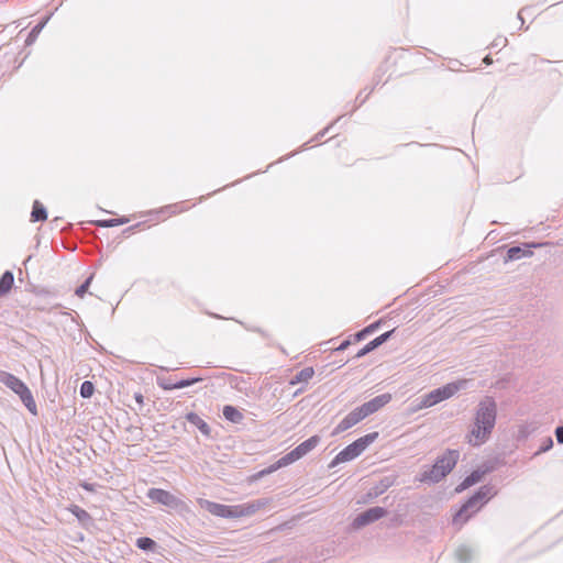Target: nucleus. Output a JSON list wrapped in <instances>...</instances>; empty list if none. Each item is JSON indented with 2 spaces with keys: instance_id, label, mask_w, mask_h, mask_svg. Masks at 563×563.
Wrapping results in <instances>:
<instances>
[{
  "instance_id": "nucleus-1",
  "label": "nucleus",
  "mask_w": 563,
  "mask_h": 563,
  "mask_svg": "<svg viewBox=\"0 0 563 563\" xmlns=\"http://www.w3.org/2000/svg\"><path fill=\"white\" fill-rule=\"evenodd\" d=\"M497 416V405L492 397H485L477 406L474 426L470 432L468 443L478 446L490 435Z\"/></svg>"
},
{
  "instance_id": "nucleus-2",
  "label": "nucleus",
  "mask_w": 563,
  "mask_h": 563,
  "mask_svg": "<svg viewBox=\"0 0 563 563\" xmlns=\"http://www.w3.org/2000/svg\"><path fill=\"white\" fill-rule=\"evenodd\" d=\"M460 459V452L457 450L446 449L444 453L435 460L431 468L423 471L419 481L422 483H439L448 474L452 472Z\"/></svg>"
},
{
  "instance_id": "nucleus-3",
  "label": "nucleus",
  "mask_w": 563,
  "mask_h": 563,
  "mask_svg": "<svg viewBox=\"0 0 563 563\" xmlns=\"http://www.w3.org/2000/svg\"><path fill=\"white\" fill-rule=\"evenodd\" d=\"M496 490L492 485H484L471 496L453 517V525L463 526L481 507L489 500Z\"/></svg>"
},
{
  "instance_id": "nucleus-4",
  "label": "nucleus",
  "mask_w": 563,
  "mask_h": 563,
  "mask_svg": "<svg viewBox=\"0 0 563 563\" xmlns=\"http://www.w3.org/2000/svg\"><path fill=\"white\" fill-rule=\"evenodd\" d=\"M465 385H466V380H459V382L449 383L442 387L435 388V389L431 390L430 393L418 397L415 400L413 410L417 411L420 409L430 408L432 406H435L437 404L453 397L459 390L464 388Z\"/></svg>"
},
{
  "instance_id": "nucleus-5",
  "label": "nucleus",
  "mask_w": 563,
  "mask_h": 563,
  "mask_svg": "<svg viewBox=\"0 0 563 563\" xmlns=\"http://www.w3.org/2000/svg\"><path fill=\"white\" fill-rule=\"evenodd\" d=\"M321 439L319 435H312L309 439L301 442L299 445H297L294 450L285 454L283 457H280L276 464L269 466L266 470H263L258 473V476L262 477L266 474H269L274 471H276L279 467L287 466L305 455H307L309 452H311L319 443Z\"/></svg>"
},
{
  "instance_id": "nucleus-6",
  "label": "nucleus",
  "mask_w": 563,
  "mask_h": 563,
  "mask_svg": "<svg viewBox=\"0 0 563 563\" xmlns=\"http://www.w3.org/2000/svg\"><path fill=\"white\" fill-rule=\"evenodd\" d=\"M0 383L5 385L16 395H19L21 401L31 413H37V407L33 398V395L30 388L20 378H18L15 375L11 373L0 371Z\"/></svg>"
},
{
  "instance_id": "nucleus-7",
  "label": "nucleus",
  "mask_w": 563,
  "mask_h": 563,
  "mask_svg": "<svg viewBox=\"0 0 563 563\" xmlns=\"http://www.w3.org/2000/svg\"><path fill=\"white\" fill-rule=\"evenodd\" d=\"M378 438V432H371L364 437L358 438L347 446H345L336 456L332 460L329 467H334L340 463L349 462L361 455L366 448L372 444Z\"/></svg>"
},
{
  "instance_id": "nucleus-8",
  "label": "nucleus",
  "mask_w": 563,
  "mask_h": 563,
  "mask_svg": "<svg viewBox=\"0 0 563 563\" xmlns=\"http://www.w3.org/2000/svg\"><path fill=\"white\" fill-rule=\"evenodd\" d=\"M200 505L206 510H208L211 515H214V516H218L221 518H234V517H239L244 514H251L255 510V508L252 507L251 510H247L246 512L239 511L238 510L239 507L227 506V505L218 504V503L210 501V500H201Z\"/></svg>"
},
{
  "instance_id": "nucleus-9",
  "label": "nucleus",
  "mask_w": 563,
  "mask_h": 563,
  "mask_svg": "<svg viewBox=\"0 0 563 563\" xmlns=\"http://www.w3.org/2000/svg\"><path fill=\"white\" fill-rule=\"evenodd\" d=\"M387 515V510L383 507L376 506L366 509L355 517L352 522L354 529L363 528L369 523H373Z\"/></svg>"
},
{
  "instance_id": "nucleus-10",
  "label": "nucleus",
  "mask_w": 563,
  "mask_h": 563,
  "mask_svg": "<svg viewBox=\"0 0 563 563\" xmlns=\"http://www.w3.org/2000/svg\"><path fill=\"white\" fill-rule=\"evenodd\" d=\"M147 497L156 504L170 508H176L179 505V499L176 496L161 488H151L147 493Z\"/></svg>"
},
{
  "instance_id": "nucleus-11",
  "label": "nucleus",
  "mask_w": 563,
  "mask_h": 563,
  "mask_svg": "<svg viewBox=\"0 0 563 563\" xmlns=\"http://www.w3.org/2000/svg\"><path fill=\"white\" fill-rule=\"evenodd\" d=\"M360 407L353 409L346 417H344L340 423L333 429L332 435H338L347 429L352 428L363 419H365L364 415L361 411Z\"/></svg>"
},
{
  "instance_id": "nucleus-12",
  "label": "nucleus",
  "mask_w": 563,
  "mask_h": 563,
  "mask_svg": "<svg viewBox=\"0 0 563 563\" xmlns=\"http://www.w3.org/2000/svg\"><path fill=\"white\" fill-rule=\"evenodd\" d=\"M390 400H391L390 394H382V395L374 397L369 401L363 404L362 406H360V409H362L361 411L364 415V417L366 418V417L373 415L374 412L378 411L380 408H383L385 405H387Z\"/></svg>"
},
{
  "instance_id": "nucleus-13",
  "label": "nucleus",
  "mask_w": 563,
  "mask_h": 563,
  "mask_svg": "<svg viewBox=\"0 0 563 563\" xmlns=\"http://www.w3.org/2000/svg\"><path fill=\"white\" fill-rule=\"evenodd\" d=\"M395 332V329L390 330V331H387L380 335H378L377 338H375L374 340H372L371 342H368L366 345H364L355 355L356 358H361L365 355H367L368 353H371L372 351L376 350L377 347H379L382 344H384L385 342H387L390 336L393 335V333Z\"/></svg>"
},
{
  "instance_id": "nucleus-14",
  "label": "nucleus",
  "mask_w": 563,
  "mask_h": 563,
  "mask_svg": "<svg viewBox=\"0 0 563 563\" xmlns=\"http://www.w3.org/2000/svg\"><path fill=\"white\" fill-rule=\"evenodd\" d=\"M488 471L487 470H475L473 471L470 475H467L463 482L455 488V490L457 493H461L463 490H465L466 488L475 485L476 483H478L483 476L487 473Z\"/></svg>"
},
{
  "instance_id": "nucleus-15",
  "label": "nucleus",
  "mask_w": 563,
  "mask_h": 563,
  "mask_svg": "<svg viewBox=\"0 0 563 563\" xmlns=\"http://www.w3.org/2000/svg\"><path fill=\"white\" fill-rule=\"evenodd\" d=\"M186 420L194 424L195 427H197L199 429V431L206 435V437H210L211 435V428L209 427V424L202 419L199 417V415H197L196 412H188L186 415Z\"/></svg>"
},
{
  "instance_id": "nucleus-16",
  "label": "nucleus",
  "mask_w": 563,
  "mask_h": 563,
  "mask_svg": "<svg viewBox=\"0 0 563 563\" xmlns=\"http://www.w3.org/2000/svg\"><path fill=\"white\" fill-rule=\"evenodd\" d=\"M223 417L233 423H241L244 419L243 413L231 405H227L222 410Z\"/></svg>"
},
{
  "instance_id": "nucleus-17",
  "label": "nucleus",
  "mask_w": 563,
  "mask_h": 563,
  "mask_svg": "<svg viewBox=\"0 0 563 563\" xmlns=\"http://www.w3.org/2000/svg\"><path fill=\"white\" fill-rule=\"evenodd\" d=\"M14 283V276L11 271H5L0 277V297L7 295Z\"/></svg>"
},
{
  "instance_id": "nucleus-18",
  "label": "nucleus",
  "mask_w": 563,
  "mask_h": 563,
  "mask_svg": "<svg viewBox=\"0 0 563 563\" xmlns=\"http://www.w3.org/2000/svg\"><path fill=\"white\" fill-rule=\"evenodd\" d=\"M533 252L531 249H508L504 263L509 261L519 260L521 257L532 256Z\"/></svg>"
},
{
  "instance_id": "nucleus-19",
  "label": "nucleus",
  "mask_w": 563,
  "mask_h": 563,
  "mask_svg": "<svg viewBox=\"0 0 563 563\" xmlns=\"http://www.w3.org/2000/svg\"><path fill=\"white\" fill-rule=\"evenodd\" d=\"M69 511L78 519L82 526H88L92 522V518L88 511L77 505H71Z\"/></svg>"
},
{
  "instance_id": "nucleus-20",
  "label": "nucleus",
  "mask_w": 563,
  "mask_h": 563,
  "mask_svg": "<svg viewBox=\"0 0 563 563\" xmlns=\"http://www.w3.org/2000/svg\"><path fill=\"white\" fill-rule=\"evenodd\" d=\"M314 375V369L312 367H305L299 371L289 382L290 385H296L299 383H308Z\"/></svg>"
},
{
  "instance_id": "nucleus-21",
  "label": "nucleus",
  "mask_w": 563,
  "mask_h": 563,
  "mask_svg": "<svg viewBox=\"0 0 563 563\" xmlns=\"http://www.w3.org/2000/svg\"><path fill=\"white\" fill-rule=\"evenodd\" d=\"M201 380H202L201 377H191V378L180 379V380L175 382V384L163 385V389H165V390L181 389V388L191 386Z\"/></svg>"
},
{
  "instance_id": "nucleus-22",
  "label": "nucleus",
  "mask_w": 563,
  "mask_h": 563,
  "mask_svg": "<svg viewBox=\"0 0 563 563\" xmlns=\"http://www.w3.org/2000/svg\"><path fill=\"white\" fill-rule=\"evenodd\" d=\"M455 559L460 563H468L473 558V551L466 545H460L454 552Z\"/></svg>"
},
{
  "instance_id": "nucleus-23",
  "label": "nucleus",
  "mask_w": 563,
  "mask_h": 563,
  "mask_svg": "<svg viewBox=\"0 0 563 563\" xmlns=\"http://www.w3.org/2000/svg\"><path fill=\"white\" fill-rule=\"evenodd\" d=\"M47 217L46 209L38 201H34L33 210L31 212V221H44Z\"/></svg>"
},
{
  "instance_id": "nucleus-24",
  "label": "nucleus",
  "mask_w": 563,
  "mask_h": 563,
  "mask_svg": "<svg viewBox=\"0 0 563 563\" xmlns=\"http://www.w3.org/2000/svg\"><path fill=\"white\" fill-rule=\"evenodd\" d=\"M136 547L144 551H153L156 548V542L148 537H141L136 540Z\"/></svg>"
},
{
  "instance_id": "nucleus-25",
  "label": "nucleus",
  "mask_w": 563,
  "mask_h": 563,
  "mask_svg": "<svg viewBox=\"0 0 563 563\" xmlns=\"http://www.w3.org/2000/svg\"><path fill=\"white\" fill-rule=\"evenodd\" d=\"M379 324H380V322L377 321V322H374V323L367 325L366 328L362 329L361 331H358L355 334V340L356 341L364 340L368 334H371L374 331H376L379 328Z\"/></svg>"
},
{
  "instance_id": "nucleus-26",
  "label": "nucleus",
  "mask_w": 563,
  "mask_h": 563,
  "mask_svg": "<svg viewBox=\"0 0 563 563\" xmlns=\"http://www.w3.org/2000/svg\"><path fill=\"white\" fill-rule=\"evenodd\" d=\"M95 386L91 382L85 380L80 386V396L82 398H90L93 395Z\"/></svg>"
},
{
  "instance_id": "nucleus-27",
  "label": "nucleus",
  "mask_w": 563,
  "mask_h": 563,
  "mask_svg": "<svg viewBox=\"0 0 563 563\" xmlns=\"http://www.w3.org/2000/svg\"><path fill=\"white\" fill-rule=\"evenodd\" d=\"M44 24H45L44 22L38 23L31 30V32L29 33L27 38L25 41L26 45H31L36 41L38 34L41 33L42 29L44 27Z\"/></svg>"
},
{
  "instance_id": "nucleus-28",
  "label": "nucleus",
  "mask_w": 563,
  "mask_h": 563,
  "mask_svg": "<svg viewBox=\"0 0 563 563\" xmlns=\"http://www.w3.org/2000/svg\"><path fill=\"white\" fill-rule=\"evenodd\" d=\"M552 446H553L552 438L551 437H547L545 439H543L540 449L534 453V455H539L541 453H544V452L549 451L550 449H552Z\"/></svg>"
},
{
  "instance_id": "nucleus-29",
  "label": "nucleus",
  "mask_w": 563,
  "mask_h": 563,
  "mask_svg": "<svg viewBox=\"0 0 563 563\" xmlns=\"http://www.w3.org/2000/svg\"><path fill=\"white\" fill-rule=\"evenodd\" d=\"M183 211L180 203L168 205L161 210L162 213L176 214Z\"/></svg>"
},
{
  "instance_id": "nucleus-30",
  "label": "nucleus",
  "mask_w": 563,
  "mask_h": 563,
  "mask_svg": "<svg viewBox=\"0 0 563 563\" xmlns=\"http://www.w3.org/2000/svg\"><path fill=\"white\" fill-rule=\"evenodd\" d=\"M125 222H126V220L121 218V219H110V220L99 221L98 224L100 227L109 228V227H117V225L123 224Z\"/></svg>"
},
{
  "instance_id": "nucleus-31",
  "label": "nucleus",
  "mask_w": 563,
  "mask_h": 563,
  "mask_svg": "<svg viewBox=\"0 0 563 563\" xmlns=\"http://www.w3.org/2000/svg\"><path fill=\"white\" fill-rule=\"evenodd\" d=\"M92 280V276L88 277L77 289L76 295L78 297H84V295L88 291V288L90 286V283Z\"/></svg>"
},
{
  "instance_id": "nucleus-32",
  "label": "nucleus",
  "mask_w": 563,
  "mask_h": 563,
  "mask_svg": "<svg viewBox=\"0 0 563 563\" xmlns=\"http://www.w3.org/2000/svg\"><path fill=\"white\" fill-rule=\"evenodd\" d=\"M393 481L389 477H385L380 481L379 485L376 487V495L383 494L388 487H390Z\"/></svg>"
},
{
  "instance_id": "nucleus-33",
  "label": "nucleus",
  "mask_w": 563,
  "mask_h": 563,
  "mask_svg": "<svg viewBox=\"0 0 563 563\" xmlns=\"http://www.w3.org/2000/svg\"><path fill=\"white\" fill-rule=\"evenodd\" d=\"M556 441L563 444V424L555 429Z\"/></svg>"
},
{
  "instance_id": "nucleus-34",
  "label": "nucleus",
  "mask_w": 563,
  "mask_h": 563,
  "mask_svg": "<svg viewBox=\"0 0 563 563\" xmlns=\"http://www.w3.org/2000/svg\"><path fill=\"white\" fill-rule=\"evenodd\" d=\"M245 329L249 330V331H253V332L260 333L263 338H268L267 332L265 330L261 329V328L245 327Z\"/></svg>"
},
{
  "instance_id": "nucleus-35",
  "label": "nucleus",
  "mask_w": 563,
  "mask_h": 563,
  "mask_svg": "<svg viewBox=\"0 0 563 563\" xmlns=\"http://www.w3.org/2000/svg\"><path fill=\"white\" fill-rule=\"evenodd\" d=\"M521 246H529V247H532V246H550V243H548V242H540V243L528 242V243H522Z\"/></svg>"
},
{
  "instance_id": "nucleus-36",
  "label": "nucleus",
  "mask_w": 563,
  "mask_h": 563,
  "mask_svg": "<svg viewBox=\"0 0 563 563\" xmlns=\"http://www.w3.org/2000/svg\"><path fill=\"white\" fill-rule=\"evenodd\" d=\"M158 386L163 388V385L165 384H175V382L172 378H158Z\"/></svg>"
},
{
  "instance_id": "nucleus-37",
  "label": "nucleus",
  "mask_w": 563,
  "mask_h": 563,
  "mask_svg": "<svg viewBox=\"0 0 563 563\" xmlns=\"http://www.w3.org/2000/svg\"><path fill=\"white\" fill-rule=\"evenodd\" d=\"M351 344L350 340H344L338 347L336 351H344Z\"/></svg>"
},
{
  "instance_id": "nucleus-38",
  "label": "nucleus",
  "mask_w": 563,
  "mask_h": 563,
  "mask_svg": "<svg viewBox=\"0 0 563 563\" xmlns=\"http://www.w3.org/2000/svg\"><path fill=\"white\" fill-rule=\"evenodd\" d=\"M134 399L136 400V402H137L140 406H143V404H144V397H143V395H142V394L136 393V394L134 395Z\"/></svg>"
},
{
  "instance_id": "nucleus-39",
  "label": "nucleus",
  "mask_w": 563,
  "mask_h": 563,
  "mask_svg": "<svg viewBox=\"0 0 563 563\" xmlns=\"http://www.w3.org/2000/svg\"><path fill=\"white\" fill-rule=\"evenodd\" d=\"M84 488H85V489H87V490H92L91 486H90V485H88V484H85V485H84Z\"/></svg>"
}]
</instances>
